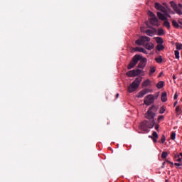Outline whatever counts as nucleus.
Masks as SVG:
<instances>
[{"instance_id":"1","label":"nucleus","mask_w":182,"mask_h":182,"mask_svg":"<svg viewBox=\"0 0 182 182\" xmlns=\"http://www.w3.org/2000/svg\"><path fill=\"white\" fill-rule=\"evenodd\" d=\"M154 124H156V122L154 120H144L139 124V129L145 133H149L150 132V129H153L154 127Z\"/></svg>"},{"instance_id":"2","label":"nucleus","mask_w":182,"mask_h":182,"mask_svg":"<svg viewBox=\"0 0 182 182\" xmlns=\"http://www.w3.org/2000/svg\"><path fill=\"white\" fill-rule=\"evenodd\" d=\"M154 124H156V122L154 120H144L139 124V129L145 133H149L150 132V129H153L154 127Z\"/></svg>"},{"instance_id":"3","label":"nucleus","mask_w":182,"mask_h":182,"mask_svg":"<svg viewBox=\"0 0 182 182\" xmlns=\"http://www.w3.org/2000/svg\"><path fill=\"white\" fill-rule=\"evenodd\" d=\"M141 80L143 78L141 77L136 78L132 83L129 84L127 87V92L129 93H133V92H136V89H139V86H140V83H141Z\"/></svg>"},{"instance_id":"4","label":"nucleus","mask_w":182,"mask_h":182,"mask_svg":"<svg viewBox=\"0 0 182 182\" xmlns=\"http://www.w3.org/2000/svg\"><path fill=\"white\" fill-rule=\"evenodd\" d=\"M159 110V107L152 105L145 114V118L148 120H154V117H156V113Z\"/></svg>"},{"instance_id":"5","label":"nucleus","mask_w":182,"mask_h":182,"mask_svg":"<svg viewBox=\"0 0 182 182\" xmlns=\"http://www.w3.org/2000/svg\"><path fill=\"white\" fill-rule=\"evenodd\" d=\"M151 39L147 36H141L138 40L135 41L136 45L139 46H144L147 42H150Z\"/></svg>"},{"instance_id":"6","label":"nucleus","mask_w":182,"mask_h":182,"mask_svg":"<svg viewBox=\"0 0 182 182\" xmlns=\"http://www.w3.org/2000/svg\"><path fill=\"white\" fill-rule=\"evenodd\" d=\"M141 57L139 55H135L133 58L132 61L129 63V64L127 65V69H133L137 63H139V60H140Z\"/></svg>"},{"instance_id":"7","label":"nucleus","mask_w":182,"mask_h":182,"mask_svg":"<svg viewBox=\"0 0 182 182\" xmlns=\"http://www.w3.org/2000/svg\"><path fill=\"white\" fill-rule=\"evenodd\" d=\"M141 73H143V70L136 69L128 71L126 75L128 76V77H135V76H139V75H141Z\"/></svg>"},{"instance_id":"8","label":"nucleus","mask_w":182,"mask_h":182,"mask_svg":"<svg viewBox=\"0 0 182 182\" xmlns=\"http://www.w3.org/2000/svg\"><path fill=\"white\" fill-rule=\"evenodd\" d=\"M144 103L146 106H150L152 103H154V95H148L145 97L144 100Z\"/></svg>"},{"instance_id":"9","label":"nucleus","mask_w":182,"mask_h":182,"mask_svg":"<svg viewBox=\"0 0 182 182\" xmlns=\"http://www.w3.org/2000/svg\"><path fill=\"white\" fill-rule=\"evenodd\" d=\"M152 92H153V90L145 88L138 93L137 97L139 98L144 97L145 95H147V93H151Z\"/></svg>"},{"instance_id":"10","label":"nucleus","mask_w":182,"mask_h":182,"mask_svg":"<svg viewBox=\"0 0 182 182\" xmlns=\"http://www.w3.org/2000/svg\"><path fill=\"white\" fill-rule=\"evenodd\" d=\"M170 5L178 15H182L181 9H178V6H177V4L174 1H171Z\"/></svg>"},{"instance_id":"11","label":"nucleus","mask_w":182,"mask_h":182,"mask_svg":"<svg viewBox=\"0 0 182 182\" xmlns=\"http://www.w3.org/2000/svg\"><path fill=\"white\" fill-rule=\"evenodd\" d=\"M146 65H147V59L142 58L138 64V69H144L146 68Z\"/></svg>"},{"instance_id":"12","label":"nucleus","mask_w":182,"mask_h":182,"mask_svg":"<svg viewBox=\"0 0 182 182\" xmlns=\"http://www.w3.org/2000/svg\"><path fill=\"white\" fill-rule=\"evenodd\" d=\"M150 23H151V25H154V26H159V19L157 18V17H151L149 20Z\"/></svg>"},{"instance_id":"13","label":"nucleus","mask_w":182,"mask_h":182,"mask_svg":"<svg viewBox=\"0 0 182 182\" xmlns=\"http://www.w3.org/2000/svg\"><path fill=\"white\" fill-rule=\"evenodd\" d=\"M144 48H145V49H147V50H151L154 49V44H153V43H147L144 46Z\"/></svg>"},{"instance_id":"14","label":"nucleus","mask_w":182,"mask_h":182,"mask_svg":"<svg viewBox=\"0 0 182 182\" xmlns=\"http://www.w3.org/2000/svg\"><path fill=\"white\" fill-rule=\"evenodd\" d=\"M147 86H151V80L146 79L142 82V87H147Z\"/></svg>"},{"instance_id":"15","label":"nucleus","mask_w":182,"mask_h":182,"mask_svg":"<svg viewBox=\"0 0 182 182\" xmlns=\"http://www.w3.org/2000/svg\"><path fill=\"white\" fill-rule=\"evenodd\" d=\"M157 16L161 21H167V17L161 12H157Z\"/></svg>"},{"instance_id":"16","label":"nucleus","mask_w":182,"mask_h":182,"mask_svg":"<svg viewBox=\"0 0 182 182\" xmlns=\"http://www.w3.org/2000/svg\"><path fill=\"white\" fill-rule=\"evenodd\" d=\"M135 50H136L137 52H142V53H145L146 55H147V50L141 47H136Z\"/></svg>"},{"instance_id":"17","label":"nucleus","mask_w":182,"mask_h":182,"mask_svg":"<svg viewBox=\"0 0 182 182\" xmlns=\"http://www.w3.org/2000/svg\"><path fill=\"white\" fill-rule=\"evenodd\" d=\"M161 102H163L164 103H165V102H167V92H164L161 95Z\"/></svg>"},{"instance_id":"18","label":"nucleus","mask_w":182,"mask_h":182,"mask_svg":"<svg viewBox=\"0 0 182 182\" xmlns=\"http://www.w3.org/2000/svg\"><path fill=\"white\" fill-rule=\"evenodd\" d=\"M164 86V81H159L157 84H156V87L158 89H162V87Z\"/></svg>"},{"instance_id":"19","label":"nucleus","mask_w":182,"mask_h":182,"mask_svg":"<svg viewBox=\"0 0 182 182\" xmlns=\"http://www.w3.org/2000/svg\"><path fill=\"white\" fill-rule=\"evenodd\" d=\"M145 33L148 35V36H153V35H154V32L151 30H146Z\"/></svg>"},{"instance_id":"20","label":"nucleus","mask_w":182,"mask_h":182,"mask_svg":"<svg viewBox=\"0 0 182 182\" xmlns=\"http://www.w3.org/2000/svg\"><path fill=\"white\" fill-rule=\"evenodd\" d=\"M163 6L160 4L159 3H155V8L157 9V11H160Z\"/></svg>"},{"instance_id":"21","label":"nucleus","mask_w":182,"mask_h":182,"mask_svg":"<svg viewBox=\"0 0 182 182\" xmlns=\"http://www.w3.org/2000/svg\"><path fill=\"white\" fill-rule=\"evenodd\" d=\"M154 72H156L155 67H151L149 71V76H153V73H154Z\"/></svg>"},{"instance_id":"22","label":"nucleus","mask_w":182,"mask_h":182,"mask_svg":"<svg viewBox=\"0 0 182 182\" xmlns=\"http://www.w3.org/2000/svg\"><path fill=\"white\" fill-rule=\"evenodd\" d=\"M164 26H165L168 29H170V22H168V21H167V20H165V21L164 23Z\"/></svg>"},{"instance_id":"23","label":"nucleus","mask_w":182,"mask_h":182,"mask_svg":"<svg viewBox=\"0 0 182 182\" xmlns=\"http://www.w3.org/2000/svg\"><path fill=\"white\" fill-rule=\"evenodd\" d=\"M155 60L157 63H162L163 58H161V56H159L158 58H155Z\"/></svg>"},{"instance_id":"24","label":"nucleus","mask_w":182,"mask_h":182,"mask_svg":"<svg viewBox=\"0 0 182 182\" xmlns=\"http://www.w3.org/2000/svg\"><path fill=\"white\" fill-rule=\"evenodd\" d=\"M172 25L174 26V28H180V25H178V23H177L176 20L172 21Z\"/></svg>"},{"instance_id":"25","label":"nucleus","mask_w":182,"mask_h":182,"mask_svg":"<svg viewBox=\"0 0 182 182\" xmlns=\"http://www.w3.org/2000/svg\"><path fill=\"white\" fill-rule=\"evenodd\" d=\"M164 33V30L163 28H159L158 30V36H161Z\"/></svg>"},{"instance_id":"26","label":"nucleus","mask_w":182,"mask_h":182,"mask_svg":"<svg viewBox=\"0 0 182 182\" xmlns=\"http://www.w3.org/2000/svg\"><path fill=\"white\" fill-rule=\"evenodd\" d=\"M156 49H157V50H159L160 52V50H163V49H164V46L161 44H159L156 46Z\"/></svg>"},{"instance_id":"27","label":"nucleus","mask_w":182,"mask_h":182,"mask_svg":"<svg viewBox=\"0 0 182 182\" xmlns=\"http://www.w3.org/2000/svg\"><path fill=\"white\" fill-rule=\"evenodd\" d=\"M156 41L157 43H159V44L163 43V38L161 37H157L156 38Z\"/></svg>"},{"instance_id":"28","label":"nucleus","mask_w":182,"mask_h":182,"mask_svg":"<svg viewBox=\"0 0 182 182\" xmlns=\"http://www.w3.org/2000/svg\"><path fill=\"white\" fill-rule=\"evenodd\" d=\"M176 49L178 50H181V49H182V44H181L180 43H176Z\"/></svg>"},{"instance_id":"29","label":"nucleus","mask_w":182,"mask_h":182,"mask_svg":"<svg viewBox=\"0 0 182 182\" xmlns=\"http://www.w3.org/2000/svg\"><path fill=\"white\" fill-rule=\"evenodd\" d=\"M153 139H159V134L156 131H154L152 133Z\"/></svg>"},{"instance_id":"30","label":"nucleus","mask_w":182,"mask_h":182,"mask_svg":"<svg viewBox=\"0 0 182 182\" xmlns=\"http://www.w3.org/2000/svg\"><path fill=\"white\" fill-rule=\"evenodd\" d=\"M167 156H168V154L166 151H164L161 154V159H167Z\"/></svg>"},{"instance_id":"31","label":"nucleus","mask_w":182,"mask_h":182,"mask_svg":"<svg viewBox=\"0 0 182 182\" xmlns=\"http://www.w3.org/2000/svg\"><path fill=\"white\" fill-rule=\"evenodd\" d=\"M175 58L176 59H180V52L178 50H175Z\"/></svg>"},{"instance_id":"32","label":"nucleus","mask_w":182,"mask_h":182,"mask_svg":"<svg viewBox=\"0 0 182 182\" xmlns=\"http://www.w3.org/2000/svg\"><path fill=\"white\" fill-rule=\"evenodd\" d=\"M164 112H166V107L162 106V107L160 108L159 113H160L161 114H163V113H164Z\"/></svg>"},{"instance_id":"33","label":"nucleus","mask_w":182,"mask_h":182,"mask_svg":"<svg viewBox=\"0 0 182 182\" xmlns=\"http://www.w3.org/2000/svg\"><path fill=\"white\" fill-rule=\"evenodd\" d=\"M176 132H172L171 134V140H176Z\"/></svg>"},{"instance_id":"34","label":"nucleus","mask_w":182,"mask_h":182,"mask_svg":"<svg viewBox=\"0 0 182 182\" xmlns=\"http://www.w3.org/2000/svg\"><path fill=\"white\" fill-rule=\"evenodd\" d=\"M161 12H163L164 14H167V9H166V7L163 6L161 8Z\"/></svg>"},{"instance_id":"35","label":"nucleus","mask_w":182,"mask_h":182,"mask_svg":"<svg viewBox=\"0 0 182 182\" xmlns=\"http://www.w3.org/2000/svg\"><path fill=\"white\" fill-rule=\"evenodd\" d=\"M148 15H149V16H151V18L156 17V15L153 12H151L150 11H148Z\"/></svg>"},{"instance_id":"36","label":"nucleus","mask_w":182,"mask_h":182,"mask_svg":"<svg viewBox=\"0 0 182 182\" xmlns=\"http://www.w3.org/2000/svg\"><path fill=\"white\" fill-rule=\"evenodd\" d=\"M164 141H166V136L162 135L161 139V141H159V143L163 144V143H164Z\"/></svg>"},{"instance_id":"37","label":"nucleus","mask_w":182,"mask_h":182,"mask_svg":"<svg viewBox=\"0 0 182 182\" xmlns=\"http://www.w3.org/2000/svg\"><path fill=\"white\" fill-rule=\"evenodd\" d=\"M163 119H164V116H163V115H160V116H159V117H158V122H161V120H163Z\"/></svg>"},{"instance_id":"38","label":"nucleus","mask_w":182,"mask_h":182,"mask_svg":"<svg viewBox=\"0 0 182 182\" xmlns=\"http://www.w3.org/2000/svg\"><path fill=\"white\" fill-rule=\"evenodd\" d=\"M176 113H180V106H177L176 107Z\"/></svg>"},{"instance_id":"39","label":"nucleus","mask_w":182,"mask_h":182,"mask_svg":"<svg viewBox=\"0 0 182 182\" xmlns=\"http://www.w3.org/2000/svg\"><path fill=\"white\" fill-rule=\"evenodd\" d=\"M182 158H181L180 156L178 157V159H176V161H178V163H182Z\"/></svg>"},{"instance_id":"40","label":"nucleus","mask_w":182,"mask_h":182,"mask_svg":"<svg viewBox=\"0 0 182 182\" xmlns=\"http://www.w3.org/2000/svg\"><path fill=\"white\" fill-rule=\"evenodd\" d=\"M174 166H177L178 167H179L180 166H182V163L179 162V163H175Z\"/></svg>"},{"instance_id":"41","label":"nucleus","mask_w":182,"mask_h":182,"mask_svg":"<svg viewBox=\"0 0 182 182\" xmlns=\"http://www.w3.org/2000/svg\"><path fill=\"white\" fill-rule=\"evenodd\" d=\"M166 16H167L168 18H171V16H170V14H168V12L166 11V13L164 14Z\"/></svg>"},{"instance_id":"42","label":"nucleus","mask_w":182,"mask_h":182,"mask_svg":"<svg viewBox=\"0 0 182 182\" xmlns=\"http://www.w3.org/2000/svg\"><path fill=\"white\" fill-rule=\"evenodd\" d=\"M177 97H178V95H177V92H176V93H175V95L173 96L174 100H176L177 99Z\"/></svg>"},{"instance_id":"43","label":"nucleus","mask_w":182,"mask_h":182,"mask_svg":"<svg viewBox=\"0 0 182 182\" xmlns=\"http://www.w3.org/2000/svg\"><path fill=\"white\" fill-rule=\"evenodd\" d=\"M178 157H180V155H177V154L175 155V156H174L175 161H176V160H177V159H178Z\"/></svg>"},{"instance_id":"44","label":"nucleus","mask_w":182,"mask_h":182,"mask_svg":"<svg viewBox=\"0 0 182 182\" xmlns=\"http://www.w3.org/2000/svg\"><path fill=\"white\" fill-rule=\"evenodd\" d=\"M157 139L159 138H152L154 143H157Z\"/></svg>"},{"instance_id":"45","label":"nucleus","mask_w":182,"mask_h":182,"mask_svg":"<svg viewBox=\"0 0 182 182\" xmlns=\"http://www.w3.org/2000/svg\"><path fill=\"white\" fill-rule=\"evenodd\" d=\"M159 127H160L159 126V124H156V125H155V130H159Z\"/></svg>"},{"instance_id":"46","label":"nucleus","mask_w":182,"mask_h":182,"mask_svg":"<svg viewBox=\"0 0 182 182\" xmlns=\"http://www.w3.org/2000/svg\"><path fill=\"white\" fill-rule=\"evenodd\" d=\"M164 166H166V161L163 162L161 168H164Z\"/></svg>"},{"instance_id":"47","label":"nucleus","mask_w":182,"mask_h":182,"mask_svg":"<svg viewBox=\"0 0 182 182\" xmlns=\"http://www.w3.org/2000/svg\"><path fill=\"white\" fill-rule=\"evenodd\" d=\"M178 23H180V25H182V19H179V20L178 21Z\"/></svg>"},{"instance_id":"48","label":"nucleus","mask_w":182,"mask_h":182,"mask_svg":"<svg viewBox=\"0 0 182 182\" xmlns=\"http://www.w3.org/2000/svg\"><path fill=\"white\" fill-rule=\"evenodd\" d=\"M166 163H168V164H170L171 163V161H170L168 159H166L165 161Z\"/></svg>"},{"instance_id":"49","label":"nucleus","mask_w":182,"mask_h":182,"mask_svg":"<svg viewBox=\"0 0 182 182\" xmlns=\"http://www.w3.org/2000/svg\"><path fill=\"white\" fill-rule=\"evenodd\" d=\"M177 103H178V102L176 101V102H174V104H173V106H174V107L177 106Z\"/></svg>"},{"instance_id":"50","label":"nucleus","mask_w":182,"mask_h":182,"mask_svg":"<svg viewBox=\"0 0 182 182\" xmlns=\"http://www.w3.org/2000/svg\"><path fill=\"white\" fill-rule=\"evenodd\" d=\"M169 164H171V167H173V166H174V164L173 162H171Z\"/></svg>"},{"instance_id":"51","label":"nucleus","mask_w":182,"mask_h":182,"mask_svg":"<svg viewBox=\"0 0 182 182\" xmlns=\"http://www.w3.org/2000/svg\"><path fill=\"white\" fill-rule=\"evenodd\" d=\"M173 80H176V77L175 75H173Z\"/></svg>"},{"instance_id":"52","label":"nucleus","mask_w":182,"mask_h":182,"mask_svg":"<svg viewBox=\"0 0 182 182\" xmlns=\"http://www.w3.org/2000/svg\"><path fill=\"white\" fill-rule=\"evenodd\" d=\"M149 138L153 139V135H152V136H151V135H149Z\"/></svg>"},{"instance_id":"53","label":"nucleus","mask_w":182,"mask_h":182,"mask_svg":"<svg viewBox=\"0 0 182 182\" xmlns=\"http://www.w3.org/2000/svg\"><path fill=\"white\" fill-rule=\"evenodd\" d=\"M178 6H179V8H182V4H178Z\"/></svg>"},{"instance_id":"54","label":"nucleus","mask_w":182,"mask_h":182,"mask_svg":"<svg viewBox=\"0 0 182 182\" xmlns=\"http://www.w3.org/2000/svg\"><path fill=\"white\" fill-rule=\"evenodd\" d=\"M180 156H181V157L182 158V153H180V154H179V157H180Z\"/></svg>"},{"instance_id":"55","label":"nucleus","mask_w":182,"mask_h":182,"mask_svg":"<svg viewBox=\"0 0 182 182\" xmlns=\"http://www.w3.org/2000/svg\"><path fill=\"white\" fill-rule=\"evenodd\" d=\"M116 97H119V94H117V95H116Z\"/></svg>"},{"instance_id":"56","label":"nucleus","mask_w":182,"mask_h":182,"mask_svg":"<svg viewBox=\"0 0 182 182\" xmlns=\"http://www.w3.org/2000/svg\"><path fill=\"white\" fill-rule=\"evenodd\" d=\"M159 97V95H156V97H155V99H157Z\"/></svg>"},{"instance_id":"57","label":"nucleus","mask_w":182,"mask_h":182,"mask_svg":"<svg viewBox=\"0 0 182 182\" xmlns=\"http://www.w3.org/2000/svg\"><path fill=\"white\" fill-rule=\"evenodd\" d=\"M141 31H143V28H141Z\"/></svg>"},{"instance_id":"58","label":"nucleus","mask_w":182,"mask_h":182,"mask_svg":"<svg viewBox=\"0 0 182 182\" xmlns=\"http://www.w3.org/2000/svg\"><path fill=\"white\" fill-rule=\"evenodd\" d=\"M166 182H167V180H166Z\"/></svg>"}]
</instances>
